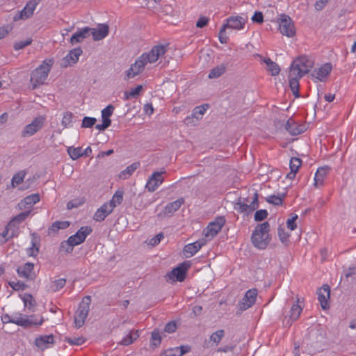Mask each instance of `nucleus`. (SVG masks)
<instances>
[{
	"label": "nucleus",
	"mask_w": 356,
	"mask_h": 356,
	"mask_svg": "<svg viewBox=\"0 0 356 356\" xmlns=\"http://www.w3.org/2000/svg\"><path fill=\"white\" fill-rule=\"evenodd\" d=\"M8 284L15 291L24 290L27 287L26 284L21 281H11Z\"/></svg>",
	"instance_id": "49"
},
{
	"label": "nucleus",
	"mask_w": 356,
	"mask_h": 356,
	"mask_svg": "<svg viewBox=\"0 0 356 356\" xmlns=\"http://www.w3.org/2000/svg\"><path fill=\"white\" fill-rule=\"evenodd\" d=\"M139 337L138 330L130 331L120 342L123 346H129L134 343Z\"/></svg>",
	"instance_id": "34"
},
{
	"label": "nucleus",
	"mask_w": 356,
	"mask_h": 356,
	"mask_svg": "<svg viewBox=\"0 0 356 356\" xmlns=\"http://www.w3.org/2000/svg\"><path fill=\"white\" fill-rule=\"evenodd\" d=\"M302 311V307L299 305V301L298 300L291 306L289 310V314L284 316V323L288 326L291 325L292 322L296 321L299 318Z\"/></svg>",
	"instance_id": "20"
},
{
	"label": "nucleus",
	"mask_w": 356,
	"mask_h": 356,
	"mask_svg": "<svg viewBox=\"0 0 356 356\" xmlns=\"http://www.w3.org/2000/svg\"><path fill=\"white\" fill-rule=\"evenodd\" d=\"M208 108V104H204L196 106L193 109L191 116H188L185 118V123L186 124H189L190 123H191L193 118H196L197 121L200 120L202 118V115L205 113Z\"/></svg>",
	"instance_id": "29"
},
{
	"label": "nucleus",
	"mask_w": 356,
	"mask_h": 356,
	"mask_svg": "<svg viewBox=\"0 0 356 356\" xmlns=\"http://www.w3.org/2000/svg\"><path fill=\"white\" fill-rule=\"evenodd\" d=\"M96 118L92 117H84L82 120L81 127L83 128L92 127L96 122Z\"/></svg>",
	"instance_id": "53"
},
{
	"label": "nucleus",
	"mask_w": 356,
	"mask_h": 356,
	"mask_svg": "<svg viewBox=\"0 0 356 356\" xmlns=\"http://www.w3.org/2000/svg\"><path fill=\"white\" fill-rule=\"evenodd\" d=\"M142 86L139 85L136 88L131 89L130 91H126L124 93V100L136 97L142 90Z\"/></svg>",
	"instance_id": "43"
},
{
	"label": "nucleus",
	"mask_w": 356,
	"mask_h": 356,
	"mask_svg": "<svg viewBox=\"0 0 356 356\" xmlns=\"http://www.w3.org/2000/svg\"><path fill=\"white\" fill-rule=\"evenodd\" d=\"M147 63H148L146 59L144 58L143 54H141L136 60L135 63L131 64L130 67L126 71L124 79L128 80L139 75L143 72Z\"/></svg>",
	"instance_id": "8"
},
{
	"label": "nucleus",
	"mask_w": 356,
	"mask_h": 356,
	"mask_svg": "<svg viewBox=\"0 0 356 356\" xmlns=\"http://www.w3.org/2000/svg\"><path fill=\"white\" fill-rule=\"evenodd\" d=\"M184 203L183 198H179L174 202L168 204L164 209L165 214H172L179 210L181 206Z\"/></svg>",
	"instance_id": "33"
},
{
	"label": "nucleus",
	"mask_w": 356,
	"mask_h": 356,
	"mask_svg": "<svg viewBox=\"0 0 356 356\" xmlns=\"http://www.w3.org/2000/svg\"><path fill=\"white\" fill-rule=\"evenodd\" d=\"M73 121V114L71 112H66L64 113L62 119L61 124L65 127L72 126Z\"/></svg>",
	"instance_id": "48"
},
{
	"label": "nucleus",
	"mask_w": 356,
	"mask_h": 356,
	"mask_svg": "<svg viewBox=\"0 0 356 356\" xmlns=\"http://www.w3.org/2000/svg\"><path fill=\"white\" fill-rule=\"evenodd\" d=\"M26 174L24 170H21L15 174L11 181L12 187L15 188L17 185L22 184L25 178Z\"/></svg>",
	"instance_id": "39"
},
{
	"label": "nucleus",
	"mask_w": 356,
	"mask_h": 356,
	"mask_svg": "<svg viewBox=\"0 0 356 356\" xmlns=\"http://www.w3.org/2000/svg\"><path fill=\"white\" fill-rule=\"evenodd\" d=\"M13 323L24 327L31 325H40L43 323L42 318H40L39 321H37L35 319L34 316H27L20 313L13 314Z\"/></svg>",
	"instance_id": "7"
},
{
	"label": "nucleus",
	"mask_w": 356,
	"mask_h": 356,
	"mask_svg": "<svg viewBox=\"0 0 356 356\" xmlns=\"http://www.w3.org/2000/svg\"><path fill=\"white\" fill-rule=\"evenodd\" d=\"M22 300L26 307L29 306V308L35 305V300L33 296L30 294H26L22 298Z\"/></svg>",
	"instance_id": "57"
},
{
	"label": "nucleus",
	"mask_w": 356,
	"mask_h": 356,
	"mask_svg": "<svg viewBox=\"0 0 356 356\" xmlns=\"http://www.w3.org/2000/svg\"><path fill=\"white\" fill-rule=\"evenodd\" d=\"M111 124V121H107L106 120H102V123L97 124L95 126V129H97L99 131H104L108 127H110Z\"/></svg>",
	"instance_id": "63"
},
{
	"label": "nucleus",
	"mask_w": 356,
	"mask_h": 356,
	"mask_svg": "<svg viewBox=\"0 0 356 356\" xmlns=\"http://www.w3.org/2000/svg\"><path fill=\"white\" fill-rule=\"evenodd\" d=\"M165 356H181L178 350V347L170 348L165 352Z\"/></svg>",
	"instance_id": "64"
},
{
	"label": "nucleus",
	"mask_w": 356,
	"mask_h": 356,
	"mask_svg": "<svg viewBox=\"0 0 356 356\" xmlns=\"http://www.w3.org/2000/svg\"><path fill=\"white\" fill-rule=\"evenodd\" d=\"M165 171L163 170L161 172H154L152 175L149 177L147 184L145 185V188L149 192H154L160 185L164 181V178L163 177V174H165Z\"/></svg>",
	"instance_id": "14"
},
{
	"label": "nucleus",
	"mask_w": 356,
	"mask_h": 356,
	"mask_svg": "<svg viewBox=\"0 0 356 356\" xmlns=\"http://www.w3.org/2000/svg\"><path fill=\"white\" fill-rule=\"evenodd\" d=\"M55 343L53 334L41 335L35 338V345L41 350H44Z\"/></svg>",
	"instance_id": "22"
},
{
	"label": "nucleus",
	"mask_w": 356,
	"mask_h": 356,
	"mask_svg": "<svg viewBox=\"0 0 356 356\" xmlns=\"http://www.w3.org/2000/svg\"><path fill=\"white\" fill-rule=\"evenodd\" d=\"M266 201L274 205H282L283 202V197L273 195L266 197Z\"/></svg>",
	"instance_id": "51"
},
{
	"label": "nucleus",
	"mask_w": 356,
	"mask_h": 356,
	"mask_svg": "<svg viewBox=\"0 0 356 356\" xmlns=\"http://www.w3.org/2000/svg\"><path fill=\"white\" fill-rule=\"evenodd\" d=\"M285 128L292 136L299 135L305 130L304 125L298 124L291 119L287 120Z\"/></svg>",
	"instance_id": "30"
},
{
	"label": "nucleus",
	"mask_w": 356,
	"mask_h": 356,
	"mask_svg": "<svg viewBox=\"0 0 356 356\" xmlns=\"http://www.w3.org/2000/svg\"><path fill=\"white\" fill-rule=\"evenodd\" d=\"M176 330L177 324L174 321L168 323L164 327V331L168 333H173L176 331Z\"/></svg>",
	"instance_id": "60"
},
{
	"label": "nucleus",
	"mask_w": 356,
	"mask_h": 356,
	"mask_svg": "<svg viewBox=\"0 0 356 356\" xmlns=\"http://www.w3.org/2000/svg\"><path fill=\"white\" fill-rule=\"evenodd\" d=\"M64 341L72 346H79V345L83 344L85 342V339L83 337H66L65 338Z\"/></svg>",
	"instance_id": "46"
},
{
	"label": "nucleus",
	"mask_w": 356,
	"mask_h": 356,
	"mask_svg": "<svg viewBox=\"0 0 356 356\" xmlns=\"http://www.w3.org/2000/svg\"><path fill=\"white\" fill-rule=\"evenodd\" d=\"M67 154L72 160H76L83 156L81 147H69L67 149Z\"/></svg>",
	"instance_id": "40"
},
{
	"label": "nucleus",
	"mask_w": 356,
	"mask_h": 356,
	"mask_svg": "<svg viewBox=\"0 0 356 356\" xmlns=\"http://www.w3.org/2000/svg\"><path fill=\"white\" fill-rule=\"evenodd\" d=\"M328 166L319 168L315 173L314 176V186L316 188H320L323 186L325 179L330 170Z\"/></svg>",
	"instance_id": "27"
},
{
	"label": "nucleus",
	"mask_w": 356,
	"mask_h": 356,
	"mask_svg": "<svg viewBox=\"0 0 356 356\" xmlns=\"http://www.w3.org/2000/svg\"><path fill=\"white\" fill-rule=\"evenodd\" d=\"M209 18L204 16L200 17L196 22V26L198 28H203L207 25Z\"/></svg>",
	"instance_id": "62"
},
{
	"label": "nucleus",
	"mask_w": 356,
	"mask_h": 356,
	"mask_svg": "<svg viewBox=\"0 0 356 356\" xmlns=\"http://www.w3.org/2000/svg\"><path fill=\"white\" fill-rule=\"evenodd\" d=\"M66 283V280L63 278H60L53 281L51 284L50 289L52 291H57L62 289Z\"/></svg>",
	"instance_id": "45"
},
{
	"label": "nucleus",
	"mask_w": 356,
	"mask_h": 356,
	"mask_svg": "<svg viewBox=\"0 0 356 356\" xmlns=\"http://www.w3.org/2000/svg\"><path fill=\"white\" fill-rule=\"evenodd\" d=\"M255 56L258 57L260 59L261 63H265L267 66V70L270 73L272 76H276L279 74L280 68L279 65L273 62L269 58H263L259 54H256Z\"/></svg>",
	"instance_id": "28"
},
{
	"label": "nucleus",
	"mask_w": 356,
	"mask_h": 356,
	"mask_svg": "<svg viewBox=\"0 0 356 356\" xmlns=\"http://www.w3.org/2000/svg\"><path fill=\"white\" fill-rule=\"evenodd\" d=\"M225 336V331L223 330H218L210 335L209 340L215 345L219 344Z\"/></svg>",
	"instance_id": "41"
},
{
	"label": "nucleus",
	"mask_w": 356,
	"mask_h": 356,
	"mask_svg": "<svg viewBox=\"0 0 356 356\" xmlns=\"http://www.w3.org/2000/svg\"><path fill=\"white\" fill-rule=\"evenodd\" d=\"M91 303V298L90 296H85L83 299L81 303L79 304V306L75 312L74 315V323L75 326L77 328H79L83 326V325L85 323V321L88 316L89 310H90V305Z\"/></svg>",
	"instance_id": "4"
},
{
	"label": "nucleus",
	"mask_w": 356,
	"mask_h": 356,
	"mask_svg": "<svg viewBox=\"0 0 356 356\" xmlns=\"http://www.w3.org/2000/svg\"><path fill=\"white\" fill-rule=\"evenodd\" d=\"M33 269V264L27 262L24 265L19 266L17 268V273L18 275L22 278H24L27 280H33L35 277Z\"/></svg>",
	"instance_id": "19"
},
{
	"label": "nucleus",
	"mask_w": 356,
	"mask_h": 356,
	"mask_svg": "<svg viewBox=\"0 0 356 356\" xmlns=\"http://www.w3.org/2000/svg\"><path fill=\"white\" fill-rule=\"evenodd\" d=\"M223 24L227 29L241 30L247 22V17L243 16H232L225 20Z\"/></svg>",
	"instance_id": "17"
},
{
	"label": "nucleus",
	"mask_w": 356,
	"mask_h": 356,
	"mask_svg": "<svg viewBox=\"0 0 356 356\" xmlns=\"http://www.w3.org/2000/svg\"><path fill=\"white\" fill-rule=\"evenodd\" d=\"M113 206L108 202L102 204L95 213L93 219L97 222L103 221L113 211Z\"/></svg>",
	"instance_id": "25"
},
{
	"label": "nucleus",
	"mask_w": 356,
	"mask_h": 356,
	"mask_svg": "<svg viewBox=\"0 0 356 356\" xmlns=\"http://www.w3.org/2000/svg\"><path fill=\"white\" fill-rule=\"evenodd\" d=\"M226 27L222 25L219 33V41L221 44H226L228 42L229 38L226 35Z\"/></svg>",
	"instance_id": "56"
},
{
	"label": "nucleus",
	"mask_w": 356,
	"mask_h": 356,
	"mask_svg": "<svg viewBox=\"0 0 356 356\" xmlns=\"http://www.w3.org/2000/svg\"><path fill=\"white\" fill-rule=\"evenodd\" d=\"M302 163V161L297 157H293L291 158L290 161V169L291 171L293 172H298L299 170V168L300 167Z\"/></svg>",
	"instance_id": "50"
},
{
	"label": "nucleus",
	"mask_w": 356,
	"mask_h": 356,
	"mask_svg": "<svg viewBox=\"0 0 356 356\" xmlns=\"http://www.w3.org/2000/svg\"><path fill=\"white\" fill-rule=\"evenodd\" d=\"M168 51V45L157 44L152 47L149 52L143 54L148 63H154L161 58Z\"/></svg>",
	"instance_id": "9"
},
{
	"label": "nucleus",
	"mask_w": 356,
	"mask_h": 356,
	"mask_svg": "<svg viewBox=\"0 0 356 356\" xmlns=\"http://www.w3.org/2000/svg\"><path fill=\"white\" fill-rule=\"evenodd\" d=\"M92 232V229L90 226L81 227L76 234L70 236L67 239V243L70 246H75L82 243L87 236Z\"/></svg>",
	"instance_id": "11"
},
{
	"label": "nucleus",
	"mask_w": 356,
	"mask_h": 356,
	"mask_svg": "<svg viewBox=\"0 0 356 356\" xmlns=\"http://www.w3.org/2000/svg\"><path fill=\"white\" fill-rule=\"evenodd\" d=\"M330 296V289L328 285H323L318 291V300L322 309H326L328 307V300Z\"/></svg>",
	"instance_id": "26"
},
{
	"label": "nucleus",
	"mask_w": 356,
	"mask_h": 356,
	"mask_svg": "<svg viewBox=\"0 0 356 356\" xmlns=\"http://www.w3.org/2000/svg\"><path fill=\"white\" fill-rule=\"evenodd\" d=\"M30 213L31 210H27L19 213L8 222L9 226L17 229L18 225L24 222Z\"/></svg>",
	"instance_id": "32"
},
{
	"label": "nucleus",
	"mask_w": 356,
	"mask_h": 356,
	"mask_svg": "<svg viewBox=\"0 0 356 356\" xmlns=\"http://www.w3.org/2000/svg\"><path fill=\"white\" fill-rule=\"evenodd\" d=\"M40 201L38 193L28 195L18 203V207L20 210H31L32 207Z\"/></svg>",
	"instance_id": "23"
},
{
	"label": "nucleus",
	"mask_w": 356,
	"mask_h": 356,
	"mask_svg": "<svg viewBox=\"0 0 356 356\" xmlns=\"http://www.w3.org/2000/svg\"><path fill=\"white\" fill-rule=\"evenodd\" d=\"M278 236H279L280 240L282 241V243H286L288 242L289 235L285 232L284 229H282V228L278 229Z\"/></svg>",
	"instance_id": "59"
},
{
	"label": "nucleus",
	"mask_w": 356,
	"mask_h": 356,
	"mask_svg": "<svg viewBox=\"0 0 356 356\" xmlns=\"http://www.w3.org/2000/svg\"><path fill=\"white\" fill-rule=\"evenodd\" d=\"M123 195H124V192L121 190H118L115 193L114 195H113V197L111 199V200H110L108 203L113 206L112 208L114 209L115 207L118 205V204H120L121 202H122L123 200Z\"/></svg>",
	"instance_id": "37"
},
{
	"label": "nucleus",
	"mask_w": 356,
	"mask_h": 356,
	"mask_svg": "<svg viewBox=\"0 0 356 356\" xmlns=\"http://www.w3.org/2000/svg\"><path fill=\"white\" fill-rule=\"evenodd\" d=\"M138 163H134L131 165L127 166L124 170L122 171L120 177L123 179H127L134 173V172L138 168Z\"/></svg>",
	"instance_id": "42"
},
{
	"label": "nucleus",
	"mask_w": 356,
	"mask_h": 356,
	"mask_svg": "<svg viewBox=\"0 0 356 356\" xmlns=\"http://www.w3.org/2000/svg\"><path fill=\"white\" fill-rule=\"evenodd\" d=\"M39 3L38 0H30L24 8L15 16L14 17V20L17 21L19 19H26L31 17Z\"/></svg>",
	"instance_id": "15"
},
{
	"label": "nucleus",
	"mask_w": 356,
	"mask_h": 356,
	"mask_svg": "<svg viewBox=\"0 0 356 356\" xmlns=\"http://www.w3.org/2000/svg\"><path fill=\"white\" fill-rule=\"evenodd\" d=\"M332 70V65L330 63H325L318 69H316L312 74V79L315 82L325 81L327 76Z\"/></svg>",
	"instance_id": "18"
},
{
	"label": "nucleus",
	"mask_w": 356,
	"mask_h": 356,
	"mask_svg": "<svg viewBox=\"0 0 356 356\" xmlns=\"http://www.w3.org/2000/svg\"><path fill=\"white\" fill-rule=\"evenodd\" d=\"M52 64L51 60H45L31 72V83L33 89L44 83L51 69Z\"/></svg>",
	"instance_id": "3"
},
{
	"label": "nucleus",
	"mask_w": 356,
	"mask_h": 356,
	"mask_svg": "<svg viewBox=\"0 0 356 356\" xmlns=\"http://www.w3.org/2000/svg\"><path fill=\"white\" fill-rule=\"evenodd\" d=\"M70 223L67 221H56L54 222L51 227L49 228L48 233L50 234L51 233H56L59 229H64L69 227Z\"/></svg>",
	"instance_id": "36"
},
{
	"label": "nucleus",
	"mask_w": 356,
	"mask_h": 356,
	"mask_svg": "<svg viewBox=\"0 0 356 356\" xmlns=\"http://www.w3.org/2000/svg\"><path fill=\"white\" fill-rule=\"evenodd\" d=\"M190 267L191 264L189 261H184L180 264L177 267L167 273L165 276L166 280L171 282H183L186 277V272Z\"/></svg>",
	"instance_id": "5"
},
{
	"label": "nucleus",
	"mask_w": 356,
	"mask_h": 356,
	"mask_svg": "<svg viewBox=\"0 0 356 356\" xmlns=\"http://www.w3.org/2000/svg\"><path fill=\"white\" fill-rule=\"evenodd\" d=\"M268 211L265 209H260L255 212L254 213V220L255 221H262L266 219L268 216Z\"/></svg>",
	"instance_id": "54"
},
{
	"label": "nucleus",
	"mask_w": 356,
	"mask_h": 356,
	"mask_svg": "<svg viewBox=\"0 0 356 356\" xmlns=\"http://www.w3.org/2000/svg\"><path fill=\"white\" fill-rule=\"evenodd\" d=\"M83 51L80 47L70 50L69 53L60 60V66L67 67L76 63Z\"/></svg>",
	"instance_id": "16"
},
{
	"label": "nucleus",
	"mask_w": 356,
	"mask_h": 356,
	"mask_svg": "<svg viewBox=\"0 0 356 356\" xmlns=\"http://www.w3.org/2000/svg\"><path fill=\"white\" fill-rule=\"evenodd\" d=\"M11 228L12 227L8 224L6 226L4 231L0 234V238H1L0 239V242L1 243H5L8 241L7 236L8 234L9 229Z\"/></svg>",
	"instance_id": "61"
},
{
	"label": "nucleus",
	"mask_w": 356,
	"mask_h": 356,
	"mask_svg": "<svg viewBox=\"0 0 356 356\" xmlns=\"http://www.w3.org/2000/svg\"><path fill=\"white\" fill-rule=\"evenodd\" d=\"M205 244L206 241L204 239H201L196 241L194 243L186 245L183 250L184 256L186 258L191 257L195 254H196Z\"/></svg>",
	"instance_id": "21"
},
{
	"label": "nucleus",
	"mask_w": 356,
	"mask_h": 356,
	"mask_svg": "<svg viewBox=\"0 0 356 356\" xmlns=\"http://www.w3.org/2000/svg\"><path fill=\"white\" fill-rule=\"evenodd\" d=\"M115 107L110 104L108 105L102 111V120L111 121L110 117L113 115Z\"/></svg>",
	"instance_id": "44"
},
{
	"label": "nucleus",
	"mask_w": 356,
	"mask_h": 356,
	"mask_svg": "<svg viewBox=\"0 0 356 356\" xmlns=\"http://www.w3.org/2000/svg\"><path fill=\"white\" fill-rule=\"evenodd\" d=\"M314 67V62L307 56H302L295 60L290 67L289 81L290 88L296 97L299 95V79L308 73Z\"/></svg>",
	"instance_id": "1"
},
{
	"label": "nucleus",
	"mask_w": 356,
	"mask_h": 356,
	"mask_svg": "<svg viewBox=\"0 0 356 356\" xmlns=\"http://www.w3.org/2000/svg\"><path fill=\"white\" fill-rule=\"evenodd\" d=\"M46 118L43 115L36 117L31 123L27 124L22 131V136H31L40 130L44 126Z\"/></svg>",
	"instance_id": "12"
},
{
	"label": "nucleus",
	"mask_w": 356,
	"mask_h": 356,
	"mask_svg": "<svg viewBox=\"0 0 356 356\" xmlns=\"http://www.w3.org/2000/svg\"><path fill=\"white\" fill-rule=\"evenodd\" d=\"M225 223V219L224 217H216L215 220L213 222H209L204 229L203 234L204 236L209 239L213 238L221 231Z\"/></svg>",
	"instance_id": "6"
},
{
	"label": "nucleus",
	"mask_w": 356,
	"mask_h": 356,
	"mask_svg": "<svg viewBox=\"0 0 356 356\" xmlns=\"http://www.w3.org/2000/svg\"><path fill=\"white\" fill-rule=\"evenodd\" d=\"M93 40L95 41L101 40L106 38L109 33V27L106 24H99L97 29L90 28Z\"/></svg>",
	"instance_id": "24"
},
{
	"label": "nucleus",
	"mask_w": 356,
	"mask_h": 356,
	"mask_svg": "<svg viewBox=\"0 0 356 356\" xmlns=\"http://www.w3.org/2000/svg\"><path fill=\"white\" fill-rule=\"evenodd\" d=\"M269 232L270 224L268 222L258 224L256 226L251 236L252 243L256 248L259 250L266 248L271 241Z\"/></svg>",
	"instance_id": "2"
},
{
	"label": "nucleus",
	"mask_w": 356,
	"mask_h": 356,
	"mask_svg": "<svg viewBox=\"0 0 356 356\" xmlns=\"http://www.w3.org/2000/svg\"><path fill=\"white\" fill-rule=\"evenodd\" d=\"M234 209L240 211L241 213L243 212H250L254 209H257V205H253L251 207V205L248 204L247 203H245L243 202H241V200H239L234 205Z\"/></svg>",
	"instance_id": "35"
},
{
	"label": "nucleus",
	"mask_w": 356,
	"mask_h": 356,
	"mask_svg": "<svg viewBox=\"0 0 356 356\" xmlns=\"http://www.w3.org/2000/svg\"><path fill=\"white\" fill-rule=\"evenodd\" d=\"M91 29L89 27H84L72 35L70 38V43L73 45L82 42L90 35Z\"/></svg>",
	"instance_id": "31"
},
{
	"label": "nucleus",
	"mask_w": 356,
	"mask_h": 356,
	"mask_svg": "<svg viewBox=\"0 0 356 356\" xmlns=\"http://www.w3.org/2000/svg\"><path fill=\"white\" fill-rule=\"evenodd\" d=\"M297 218L298 216L295 214L291 218L287 220L286 225L288 229H289L290 230H294L296 228L297 225L296 223V220H297Z\"/></svg>",
	"instance_id": "58"
},
{
	"label": "nucleus",
	"mask_w": 356,
	"mask_h": 356,
	"mask_svg": "<svg viewBox=\"0 0 356 356\" xmlns=\"http://www.w3.org/2000/svg\"><path fill=\"white\" fill-rule=\"evenodd\" d=\"M280 33L287 37L295 35V28L292 19L286 15H282L277 20Z\"/></svg>",
	"instance_id": "10"
},
{
	"label": "nucleus",
	"mask_w": 356,
	"mask_h": 356,
	"mask_svg": "<svg viewBox=\"0 0 356 356\" xmlns=\"http://www.w3.org/2000/svg\"><path fill=\"white\" fill-rule=\"evenodd\" d=\"M257 289H251L247 291L241 301L238 302V307L241 311H245L252 307L257 300Z\"/></svg>",
	"instance_id": "13"
},
{
	"label": "nucleus",
	"mask_w": 356,
	"mask_h": 356,
	"mask_svg": "<svg viewBox=\"0 0 356 356\" xmlns=\"http://www.w3.org/2000/svg\"><path fill=\"white\" fill-rule=\"evenodd\" d=\"M35 234H33V236H34ZM39 252V248L36 246L35 244V238L33 237L31 241V247L26 249V254L29 257H35L38 254Z\"/></svg>",
	"instance_id": "47"
},
{
	"label": "nucleus",
	"mask_w": 356,
	"mask_h": 356,
	"mask_svg": "<svg viewBox=\"0 0 356 356\" xmlns=\"http://www.w3.org/2000/svg\"><path fill=\"white\" fill-rule=\"evenodd\" d=\"M151 339L154 346H159L161 342V337L158 330H154L152 333Z\"/></svg>",
	"instance_id": "55"
},
{
	"label": "nucleus",
	"mask_w": 356,
	"mask_h": 356,
	"mask_svg": "<svg viewBox=\"0 0 356 356\" xmlns=\"http://www.w3.org/2000/svg\"><path fill=\"white\" fill-rule=\"evenodd\" d=\"M226 67L224 65H220L213 67L209 72L208 77L209 79H216L225 72Z\"/></svg>",
	"instance_id": "38"
},
{
	"label": "nucleus",
	"mask_w": 356,
	"mask_h": 356,
	"mask_svg": "<svg viewBox=\"0 0 356 356\" xmlns=\"http://www.w3.org/2000/svg\"><path fill=\"white\" fill-rule=\"evenodd\" d=\"M32 41L33 40H32L31 38H28L26 40H22V41L16 42L14 44V49L15 50L22 49L24 47H26V46L31 44L32 43Z\"/></svg>",
	"instance_id": "52"
}]
</instances>
